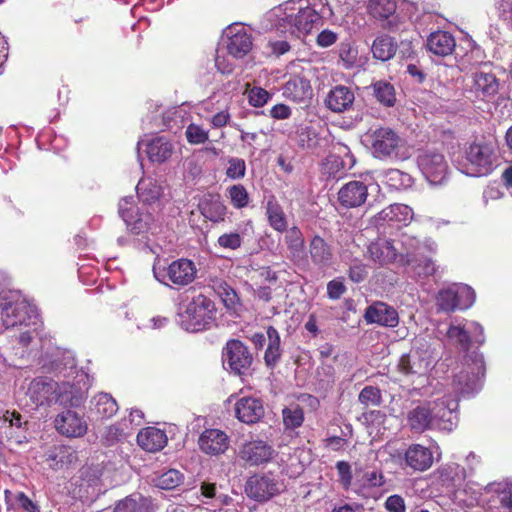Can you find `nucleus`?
Segmentation results:
<instances>
[{
	"label": "nucleus",
	"instance_id": "nucleus-1",
	"mask_svg": "<svg viewBox=\"0 0 512 512\" xmlns=\"http://www.w3.org/2000/svg\"><path fill=\"white\" fill-rule=\"evenodd\" d=\"M110 470L101 465L87 466L71 479L69 493L84 503L93 502L107 488L113 486Z\"/></svg>",
	"mask_w": 512,
	"mask_h": 512
},
{
	"label": "nucleus",
	"instance_id": "nucleus-2",
	"mask_svg": "<svg viewBox=\"0 0 512 512\" xmlns=\"http://www.w3.org/2000/svg\"><path fill=\"white\" fill-rule=\"evenodd\" d=\"M37 309L20 291L0 294V319L5 328L37 324Z\"/></svg>",
	"mask_w": 512,
	"mask_h": 512
},
{
	"label": "nucleus",
	"instance_id": "nucleus-3",
	"mask_svg": "<svg viewBox=\"0 0 512 512\" xmlns=\"http://www.w3.org/2000/svg\"><path fill=\"white\" fill-rule=\"evenodd\" d=\"M402 247L405 252L401 254V262L411 266L419 277L431 276L436 272V265L425 257V253H435L437 243L431 238L420 240L414 236L405 235L402 238Z\"/></svg>",
	"mask_w": 512,
	"mask_h": 512
},
{
	"label": "nucleus",
	"instance_id": "nucleus-4",
	"mask_svg": "<svg viewBox=\"0 0 512 512\" xmlns=\"http://www.w3.org/2000/svg\"><path fill=\"white\" fill-rule=\"evenodd\" d=\"M438 353L425 338L418 337L407 354L401 356L398 368L405 375L426 376L435 366Z\"/></svg>",
	"mask_w": 512,
	"mask_h": 512
},
{
	"label": "nucleus",
	"instance_id": "nucleus-5",
	"mask_svg": "<svg viewBox=\"0 0 512 512\" xmlns=\"http://www.w3.org/2000/svg\"><path fill=\"white\" fill-rule=\"evenodd\" d=\"M215 312L214 303L200 294L186 305L180 306L178 316L185 330L196 332L210 327L215 319Z\"/></svg>",
	"mask_w": 512,
	"mask_h": 512
},
{
	"label": "nucleus",
	"instance_id": "nucleus-6",
	"mask_svg": "<svg viewBox=\"0 0 512 512\" xmlns=\"http://www.w3.org/2000/svg\"><path fill=\"white\" fill-rule=\"evenodd\" d=\"M485 373L483 356L472 353L464 357L458 373L454 375L452 387L457 395H471L481 387V379Z\"/></svg>",
	"mask_w": 512,
	"mask_h": 512
},
{
	"label": "nucleus",
	"instance_id": "nucleus-7",
	"mask_svg": "<svg viewBox=\"0 0 512 512\" xmlns=\"http://www.w3.org/2000/svg\"><path fill=\"white\" fill-rule=\"evenodd\" d=\"M155 208L141 203L134 204L133 197H125L119 203V214L127 228L134 234L145 233L155 225Z\"/></svg>",
	"mask_w": 512,
	"mask_h": 512
},
{
	"label": "nucleus",
	"instance_id": "nucleus-8",
	"mask_svg": "<svg viewBox=\"0 0 512 512\" xmlns=\"http://www.w3.org/2000/svg\"><path fill=\"white\" fill-rule=\"evenodd\" d=\"M371 150L374 157L379 159H400L407 158L403 151L404 140L391 128L380 127L370 132Z\"/></svg>",
	"mask_w": 512,
	"mask_h": 512
},
{
	"label": "nucleus",
	"instance_id": "nucleus-9",
	"mask_svg": "<svg viewBox=\"0 0 512 512\" xmlns=\"http://www.w3.org/2000/svg\"><path fill=\"white\" fill-rule=\"evenodd\" d=\"M466 159L470 166L469 174L477 177L490 174L496 167L498 160L496 141L472 143L466 150Z\"/></svg>",
	"mask_w": 512,
	"mask_h": 512
},
{
	"label": "nucleus",
	"instance_id": "nucleus-10",
	"mask_svg": "<svg viewBox=\"0 0 512 512\" xmlns=\"http://www.w3.org/2000/svg\"><path fill=\"white\" fill-rule=\"evenodd\" d=\"M154 277L167 286L184 287L191 284L197 274L193 261L181 258L172 261L167 267L153 266Z\"/></svg>",
	"mask_w": 512,
	"mask_h": 512
},
{
	"label": "nucleus",
	"instance_id": "nucleus-11",
	"mask_svg": "<svg viewBox=\"0 0 512 512\" xmlns=\"http://www.w3.org/2000/svg\"><path fill=\"white\" fill-rule=\"evenodd\" d=\"M321 16L312 7L299 8L296 13L286 14L279 20L278 29L294 38H304L320 23Z\"/></svg>",
	"mask_w": 512,
	"mask_h": 512
},
{
	"label": "nucleus",
	"instance_id": "nucleus-12",
	"mask_svg": "<svg viewBox=\"0 0 512 512\" xmlns=\"http://www.w3.org/2000/svg\"><path fill=\"white\" fill-rule=\"evenodd\" d=\"M66 402L71 406L79 407L87 398L90 387V378L86 371L77 369L73 355L66 350Z\"/></svg>",
	"mask_w": 512,
	"mask_h": 512
},
{
	"label": "nucleus",
	"instance_id": "nucleus-13",
	"mask_svg": "<svg viewBox=\"0 0 512 512\" xmlns=\"http://www.w3.org/2000/svg\"><path fill=\"white\" fill-rule=\"evenodd\" d=\"M475 301L474 290L465 284H453L439 291L437 306L445 312H453L456 309L465 310Z\"/></svg>",
	"mask_w": 512,
	"mask_h": 512
},
{
	"label": "nucleus",
	"instance_id": "nucleus-14",
	"mask_svg": "<svg viewBox=\"0 0 512 512\" xmlns=\"http://www.w3.org/2000/svg\"><path fill=\"white\" fill-rule=\"evenodd\" d=\"M417 164L431 184H442L448 173L445 156L434 149H426L417 156Z\"/></svg>",
	"mask_w": 512,
	"mask_h": 512
},
{
	"label": "nucleus",
	"instance_id": "nucleus-15",
	"mask_svg": "<svg viewBox=\"0 0 512 512\" xmlns=\"http://www.w3.org/2000/svg\"><path fill=\"white\" fill-rule=\"evenodd\" d=\"M27 397L35 406L62 404V391L59 384L49 378H36L28 387Z\"/></svg>",
	"mask_w": 512,
	"mask_h": 512
},
{
	"label": "nucleus",
	"instance_id": "nucleus-16",
	"mask_svg": "<svg viewBox=\"0 0 512 512\" xmlns=\"http://www.w3.org/2000/svg\"><path fill=\"white\" fill-rule=\"evenodd\" d=\"M435 428L451 431L458 422V398L445 396L430 401Z\"/></svg>",
	"mask_w": 512,
	"mask_h": 512
},
{
	"label": "nucleus",
	"instance_id": "nucleus-17",
	"mask_svg": "<svg viewBox=\"0 0 512 512\" xmlns=\"http://www.w3.org/2000/svg\"><path fill=\"white\" fill-rule=\"evenodd\" d=\"M282 490V483L269 475L252 476L245 486L247 495L256 501H267Z\"/></svg>",
	"mask_w": 512,
	"mask_h": 512
},
{
	"label": "nucleus",
	"instance_id": "nucleus-18",
	"mask_svg": "<svg viewBox=\"0 0 512 512\" xmlns=\"http://www.w3.org/2000/svg\"><path fill=\"white\" fill-rule=\"evenodd\" d=\"M224 357L230 369L235 374H246L252 364L253 357L247 346L241 341L232 339L227 342Z\"/></svg>",
	"mask_w": 512,
	"mask_h": 512
},
{
	"label": "nucleus",
	"instance_id": "nucleus-19",
	"mask_svg": "<svg viewBox=\"0 0 512 512\" xmlns=\"http://www.w3.org/2000/svg\"><path fill=\"white\" fill-rule=\"evenodd\" d=\"M470 333H475L473 335V340L476 343L482 344L484 342L483 327L477 322H470L468 327H466L465 324L452 323L449 326L446 335L452 344L459 346V348L464 351H467L472 340Z\"/></svg>",
	"mask_w": 512,
	"mask_h": 512
},
{
	"label": "nucleus",
	"instance_id": "nucleus-20",
	"mask_svg": "<svg viewBox=\"0 0 512 512\" xmlns=\"http://www.w3.org/2000/svg\"><path fill=\"white\" fill-rule=\"evenodd\" d=\"M413 219V210L404 204H392L374 216L376 226L401 227L407 226Z\"/></svg>",
	"mask_w": 512,
	"mask_h": 512
},
{
	"label": "nucleus",
	"instance_id": "nucleus-21",
	"mask_svg": "<svg viewBox=\"0 0 512 512\" xmlns=\"http://www.w3.org/2000/svg\"><path fill=\"white\" fill-rule=\"evenodd\" d=\"M235 417L242 423L254 424L259 422L265 409L260 398L254 396H242L234 404Z\"/></svg>",
	"mask_w": 512,
	"mask_h": 512
},
{
	"label": "nucleus",
	"instance_id": "nucleus-22",
	"mask_svg": "<svg viewBox=\"0 0 512 512\" xmlns=\"http://www.w3.org/2000/svg\"><path fill=\"white\" fill-rule=\"evenodd\" d=\"M281 90L283 97L294 103L305 104L313 98L310 80L303 75L291 76Z\"/></svg>",
	"mask_w": 512,
	"mask_h": 512
},
{
	"label": "nucleus",
	"instance_id": "nucleus-23",
	"mask_svg": "<svg viewBox=\"0 0 512 512\" xmlns=\"http://www.w3.org/2000/svg\"><path fill=\"white\" fill-rule=\"evenodd\" d=\"M274 455V449L263 440H252L244 443L239 450V457L250 466L269 462Z\"/></svg>",
	"mask_w": 512,
	"mask_h": 512
},
{
	"label": "nucleus",
	"instance_id": "nucleus-24",
	"mask_svg": "<svg viewBox=\"0 0 512 512\" xmlns=\"http://www.w3.org/2000/svg\"><path fill=\"white\" fill-rule=\"evenodd\" d=\"M404 252V247L402 251L399 252L391 240L384 238L376 239L367 247V256L379 265L391 264L396 261L398 257L401 259V254Z\"/></svg>",
	"mask_w": 512,
	"mask_h": 512
},
{
	"label": "nucleus",
	"instance_id": "nucleus-25",
	"mask_svg": "<svg viewBox=\"0 0 512 512\" xmlns=\"http://www.w3.org/2000/svg\"><path fill=\"white\" fill-rule=\"evenodd\" d=\"M368 197V187L361 181H350L338 191V201L345 208H356L363 205Z\"/></svg>",
	"mask_w": 512,
	"mask_h": 512
},
{
	"label": "nucleus",
	"instance_id": "nucleus-26",
	"mask_svg": "<svg viewBox=\"0 0 512 512\" xmlns=\"http://www.w3.org/2000/svg\"><path fill=\"white\" fill-rule=\"evenodd\" d=\"M355 101L351 88L344 85L333 87L325 97V106L332 112L343 113L349 111Z\"/></svg>",
	"mask_w": 512,
	"mask_h": 512
},
{
	"label": "nucleus",
	"instance_id": "nucleus-27",
	"mask_svg": "<svg viewBox=\"0 0 512 512\" xmlns=\"http://www.w3.org/2000/svg\"><path fill=\"white\" fill-rule=\"evenodd\" d=\"M368 323H376L386 327H396L399 323L397 311L383 302L370 305L364 315Z\"/></svg>",
	"mask_w": 512,
	"mask_h": 512
},
{
	"label": "nucleus",
	"instance_id": "nucleus-28",
	"mask_svg": "<svg viewBox=\"0 0 512 512\" xmlns=\"http://www.w3.org/2000/svg\"><path fill=\"white\" fill-rule=\"evenodd\" d=\"M229 437L218 429H207L199 437L200 449L210 455L224 453L229 447Z\"/></svg>",
	"mask_w": 512,
	"mask_h": 512
},
{
	"label": "nucleus",
	"instance_id": "nucleus-29",
	"mask_svg": "<svg viewBox=\"0 0 512 512\" xmlns=\"http://www.w3.org/2000/svg\"><path fill=\"white\" fill-rule=\"evenodd\" d=\"M227 51L234 58H243L252 49V37L243 27H230Z\"/></svg>",
	"mask_w": 512,
	"mask_h": 512
},
{
	"label": "nucleus",
	"instance_id": "nucleus-30",
	"mask_svg": "<svg viewBox=\"0 0 512 512\" xmlns=\"http://www.w3.org/2000/svg\"><path fill=\"white\" fill-rule=\"evenodd\" d=\"M432 413L430 402L415 407L407 414L409 428L416 433L435 428Z\"/></svg>",
	"mask_w": 512,
	"mask_h": 512
},
{
	"label": "nucleus",
	"instance_id": "nucleus-31",
	"mask_svg": "<svg viewBox=\"0 0 512 512\" xmlns=\"http://www.w3.org/2000/svg\"><path fill=\"white\" fill-rule=\"evenodd\" d=\"M166 433L157 427H146L139 431L137 435L138 445L147 452H158L167 444Z\"/></svg>",
	"mask_w": 512,
	"mask_h": 512
},
{
	"label": "nucleus",
	"instance_id": "nucleus-32",
	"mask_svg": "<svg viewBox=\"0 0 512 512\" xmlns=\"http://www.w3.org/2000/svg\"><path fill=\"white\" fill-rule=\"evenodd\" d=\"M405 463L415 471H425L433 464V454L427 447L412 444L405 452Z\"/></svg>",
	"mask_w": 512,
	"mask_h": 512
},
{
	"label": "nucleus",
	"instance_id": "nucleus-33",
	"mask_svg": "<svg viewBox=\"0 0 512 512\" xmlns=\"http://www.w3.org/2000/svg\"><path fill=\"white\" fill-rule=\"evenodd\" d=\"M426 46L431 53L444 57L454 51L456 42L452 34L446 31H436L430 34Z\"/></svg>",
	"mask_w": 512,
	"mask_h": 512
},
{
	"label": "nucleus",
	"instance_id": "nucleus-34",
	"mask_svg": "<svg viewBox=\"0 0 512 512\" xmlns=\"http://www.w3.org/2000/svg\"><path fill=\"white\" fill-rule=\"evenodd\" d=\"M472 79L473 89L477 94H481L483 97H491L497 94L499 81L493 73L482 68L472 74Z\"/></svg>",
	"mask_w": 512,
	"mask_h": 512
},
{
	"label": "nucleus",
	"instance_id": "nucleus-35",
	"mask_svg": "<svg viewBox=\"0 0 512 512\" xmlns=\"http://www.w3.org/2000/svg\"><path fill=\"white\" fill-rule=\"evenodd\" d=\"M174 151L173 144L165 137H155L146 143V153L153 163H163Z\"/></svg>",
	"mask_w": 512,
	"mask_h": 512
},
{
	"label": "nucleus",
	"instance_id": "nucleus-36",
	"mask_svg": "<svg viewBox=\"0 0 512 512\" xmlns=\"http://www.w3.org/2000/svg\"><path fill=\"white\" fill-rule=\"evenodd\" d=\"M309 253L312 262L318 266L329 265L333 258L330 245L318 235L314 236L310 241Z\"/></svg>",
	"mask_w": 512,
	"mask_h": 512
},
{
	"label": "nucleus",
	"instance_id": "nucleus-37",
	"mask_svg": "<svg viewBox=\"0 0 512 512\" xmlns=\"http://www.w3.org/2000/svg\"><path fill=\"white\" fill-rule=\"evenodd\" d=\"M268 345L264 354V361L267 367L274 368L282 356L281 340L279 332L273 326L267 328Z\"/></svg>",
	"mask_w": 512,
	"mask_h": 512
},
{
	"label": "nucleus",
	"instance_id": "nucleus-38",
	"mask_svg": "<svg viewBox=\"0 0 512 512\" xmlns=\"http://www.w3.org/2000/svg\"><path fill=\"white\" fill-rule=\"evenodd\" d=\"M285 242L294 261L301 262L306 259L304 236L298 227L293 226L286 230Z\"/></svg>",
	"mask_w": 512,
	"mask_h": 512
},
{
	"label": "nucleus",
	"instance_id": "nucleus-39",
	"mask_svg": "<svg viewBox=\"0 0 512 512\" xmlns=\"http://www.w3.org/2000/svg\"><path fill=\"white\" fill-rule=\"evenodd\" d=\"M114 512H152L151 501L140 494H132L119 501Z\"/></svg>",
	"mask_w": 512,
	"mask_h": 512
},
{
	"label": "nucleus",
	"instance_id": "nucleus-40",
	"mask_svg": "<svg viewBox=\"0 0 512 512\" xmlns=\"http://www.w3.org/2000/svg\"><path fill=\"white\" fill-rule=\"evenodd\" d=\"M88 430L83 412L66 411V437H82Z\"/></svg>",
	"mask_w": 512,
	"mask_h": 512
},
{
	"label": "nucleus",
	"instance_id": "nucleus-41",
	"mask_svg": "<svg viewBox=\"0 0 512 512\" xmlns=\"http://www.w3.org/2000/svg\"><path fill=\"white\" fill-rule=\"evenodd\" d=\"M137 194L141 203L152 206L161 195V188L150 178H142L137 186Z\"/></svg>",
	"mask_w": 512,
	"mask_h": 512
},
{
	"label": "nucleus",
	"instance_id": "nucleus-42",
	"mask_svg": "<svg viewBox=\"0 0 512 512\" xmlns=\"http://www.w3.org/2000/svg\"><path fill=\"white\" fill-rule=\"evenodd\" d=\"M371 87L374 97L380 104L386 107H393L395 105L396 92L391 83L385 80H378Z\"/></svg>",
	"mask_w": 512,
	"mask_h": 512
},
{
	"label": "nucleus",
	"instance_id": "nucleus-43",
	"mask_svg": "<svg viewBox=\"0 0 512 512\" xmlns=\"http://www.w3.org/2000/svg\"><path fill=\"white\" fill-rule=\"evenodd\" d=\"M266 215L269 225L278 232L287 230L288 223L282 207L275 201L269 200L266 206Z\"/></svg>",
	"mask_w": 512,
	"mask_h": 512
},
{
	"label": "nucleus",
	"instance_id": "nucleus-44",
	"mask_svg": "<svg viewBox=\"0 0 512 512\" xmlns=\"http://www.w3.org/2000/svg\"><path fill=\"white\" fill-rule=\"evenodd\" d=\"M396 47V43L391 37L380 36L373 42L372 53L376 59L387 61L395 55Z\"/></svg>",
	"mask_w": 512,
	"mask_h": 512
},
{
	"label": "nucleus",
	"instance_id": "nucleus-45",
	"mask_svg": "<svg viewBox=\"0 0 512 512\" xmlns=\"http://www.w3.org/2000/svg\"><path fill=\"white\" fill-rule=\"evenodd\" d=\"M92 403L96 414L102 418H110L118 411L117 402L108 393H99L93 398Z\"/></svg>",
	"mask_w": 512,
	"mask_h": 512
},
{
	"label": "nucleus",
	"instance_id": "nucleus-46",
	"mask_svg": "<svg viewBox=\"0 0 512 512\" xmlns=\"http://www.w3.org/2000/svg\"><path fill=\"white\" fill-rule=\"evenodd\" d=\"M202 215L212 222L224 220L226 207L218 198L205 199L200 204Z\"/></svg>",
	"mask_w": 512,
	"mask_h": 512
},
{
	"label": "nucleus",
	"instance_id": "nucleus-47",
	"mask_svg": "<svg viewBox=\"0 0 512 512\" xmlns=\"http://www.w3.org/2000/svg\"><path fill=\"white\" fill-rule=\"evenodd\" d=\"M384 183L392 189H405L412 185L413 179L412 177L405 172H402L398 169H389L385 171L384 175Z\"/></svg>",
	"mask_w": 512,
	"mask_h": 512
},
{
	"label": "nucleus",
	"instance_id": "nucleus-48",
	"mask_svg": "<svg viewBox=\"0 0 512 512\" xmlns=\"http://www.w3.org/2000/svg\"><path fill=\"white\" fill-rule=\"evenodd\" d=\"M483 489L499 494L501 506L512 512V483H489Z\"/></svg>",
	"mask_w": 512,
	"mask_h": 512
},
{
	"label": "nucleus",
	"instance_id": "nucleus-49",
	"mask_svg": "<svg viewBox=\"0 0 512 512\" xmlns=\"http://www.w3.org/2000/svg\"><path fill=\"white\" fill-rule=\"evenodd\" d=\"M369 13L379 19H387L396 11L395 0H369Z\"/></svg>",
	"mask_w": 512,
	"mask_h": 512
},
{
	"label": "nucleus",
	"instance_id": "nucleus-50",
	"mask_svg": "<svg viewBox=\"0 0 512 512\" xmlns=\"http://www.w3.org/2000/svg\"><path fill=\"white\" fill-rule=\"evenodd\" d=\"M183 474L176 469H169L157 477L156 485L164 490H171L183 482Z\"/></svg>",
	"mask_w": 512,
	"mask_h": 512
},
{
	"label": "nucleus",
	"instance_id": "nucleus-51",
	"mask_svg": "<svg viewBox=\"0 0 512 512\" xmlns=\"http://www.w3.org/2000/svg\"><path fill=\"white\" fill-rule=\"evenodd\" d=\"M283 422L287 429H295L304 421L303 410L299 406H290L282 411Z\"/></svg>",
	"mask_w": 512,
	"mask_h": 512
},
{
	"label": "nucleus",
	"instance_id": "nucleus-52",
	"mask_svg": "<svg viewBox=\"0 0 512 512\" xmlns=\"http://www.w3.org/2000/svg\"><path fill=\"white\" fill-rule=\"evenodd\" d=\"M244 231H231L223 233L217 239V245L224 250H236L241 247Z\"/></svg>",
	"mask_w": 512,
	"mask_h": 512
},
{
	"label": "nucleus",
	"instance_id": "nucleus-53",
	"mask_svg": "<svg viewBox=\"0 0 512 512\" xmlns=\"http://www.w3.org/2000/svg\"><path fill=\"white\" fill-rule=\"evenodd\" d=\"M296 139L304 148H314L317 145V133L307 125H299L296 130Z\"/></svg>",
	"mask_w": 512,
	"mask_h": 512
},
{
	"label": "nucleus",
	"instance_id": "nucleus-54",
	"mask_svg": "<svg viewBox=\"0 0 512 512\" xmlns=\"http://www.w3.org/2000/svg\"><path fill=\"white\" fill-rule=\"evenodd\" d=\"M187 141L192 145L205 143L209 138V132L200 125L191 123L185 130Z\"/></svg>",
	"mask_w": 512,
	"mask_h": 512
},
{
	"label": "nucleus",
	"instance_id": "nucleus-55",
	"mask_svg": "<svg viewBox=\"0 0 512 512\" xmlns=\"http://www.w3.org/2000/svg\"><path fill=\"white\" fill-rule=\"evenodd\" d=\"M228 193L231 203L235 208L241 209L248 205L249 195L246 188L243 185L237 184L231 186L228 190Z\"/></svg>",
	"mask_w": 512,
	"mask_h": 512
},
{
	"label": "nucleus",
	"instance_id": "nucleus-56",
	"mask_svg": "<svg viewBox=\"0 0 512 512\" xmlns=\"http://www.w3.org/2000/svg\"><path fill=\"white\" fill-rule=\"evenodd\" d=\"M359 401L364 405L378 406L381 403V392L377 387H364L358 397Z\"/></svg>",
	"mask_w": 512,
	"mask_h": 512
},
{
	"label": "nucleus",
	"instance_id": "nucleus-57",
	"mask_svg": "<svg viewBox=\"0 0 512 512\" xmlns=\"http://www.w3.org/2000/svg\"><path fill=\"white\" fill-rule=\"evenodd\" d=\"M247 96L249 104L253 107H262L271 98V94L261 87H253L252 89L248 90Z\"/></svg>",
	"mask_w": 512,
	"mask_h": 512
},
{
	"label": "nucleus",
	"instance_id": "nucleus-58",
	"mask_svg": "<svg viewBox=\"0 0 512 512\" xmlns=\"http://www.w3.org/2000/svg\"><path fill=\"white\" fill-rule=\"evenodd\" d=\"M227 176L231 179L244 177L246 171L245 161L241 158H231L228 161Z\"/></svg>",
	"mask_w": 512,
	"mask_h": 512
},
{
	"label": "nucleus",
	"instance_id": "nucleus-59",
	"mask_svg": "<svg viewBox=\"0 0 512 512\" xmlns=\"http://www.w3.org/2000/svg\"><path fill=\"white\" fill-rule=\"evenodd\" d=\"M364 487H381L385 483V478L382 472L378 470L366 471L362 478Z\"/></svg>",
	"mask_w": 512,
	"mask_h": 512
},
{
	"label": "nucleus",
	"instance_id": "nucleus-60",
	"mask_svg": "<svg viewBox=\"0 0 512 512\" xmlns=\"http://www.w3.org/2000/svg\"><path fill=\"white\" fill-rule=\"evenodd\" d=\"M336 469L339 475V481L345 489H348L352 482L351 465L346 461H338Z\"/></svg>",
	"mask_w": 512,
	"mask_h": 512
},
{
	"label": "nucleus",
	"instance_id": "nucleus-61",
	"mask_svg": "<svg viewBox=\"0 0 512 512\" xmlns=\"http://www.w3.org/2000/svg\"><path fill=\"white\" fill-rule=\"evenodd\" d=\"M368 274L367 266L361 262H354L348 272L351 281L355 283L362 282Z\"/></svg>",
	"mask_w": 512,
	"mask_h": 512
},
{
	"label": "nucleus",
	"instance_id": "nucleus-62",
	"mask_svg": "<svg viewBox=\"0 0 512 512\" xmlns=\"http://www.w3.org/2000/svg\"><path fill=\"white\" fill-rule=\"evenodd\" d=\"M495 8L502 20L512 24V0H496Z\"/></svg>",
	"mask_w": 512,
	"mask_h": 512
},
{
	"label": "nucleus",
	"instance_id": "nucleus-63",
	"mask_svg": "<svg viewBox=\"0 0 512 512\" xmlns=\"http://www.w3.org/2000/svg\"><path fill=\"white\" fill-rule=\"evenodd\" d=\"M346 291V287L340 278L333 279L327 284V295L330 299H339Z\"/></svg>",
	"mask_w": 512,
	"mask_h": 512
},
{
	"label": "nucleus",
	"instance_id": "nucleus-64",
	"mask_svg": "<svg viewBox=\"0 0 512 512\" xmlns=\"http://www.w3.org/2000/svg\"><path fill=\"white\" fill-rule=\"evenodd\" d=\"M385 508L389 512H405L406 506L403 497L400 495H391L385 501Z\"/></svg>",
	"mask_w": 512,
	"mask_h": 512
}]
</instances>
